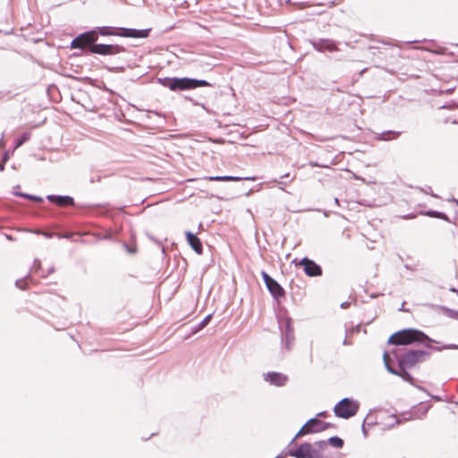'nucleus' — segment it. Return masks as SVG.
<instances>
[{
    "label": "nucleus",
    "instance_id": "f257e3e1",
    "mask_svg": "<svg viewBox=\"0 0 458 458\" xmlns=\"http://www.w3.org/2000/svg\"><path fill=\"white\" fill-rule=\"evenodd\" d=\"M398 367L399 369H396L393 368L389 364V355L387 352H385L383 355V360L385 363V367L387 369V371L393 375L399 376L402 377L404 381L410 383L411 385L422 389L421 387L415 385V380L413 377L407 371L408 369H411L414 367L416 364L423 362L429 359L430 352L427 351L422 350H410L405 352H403L401 355L395 354Z\"/></svg>",
    "mask_w": 458,
    "mask_h": 458
},
{
    "label": "nucleus",
    "instance_id": "f03ea898",
    "mask_svg": "<svg viewBox=\"0 0 458 458\" xmlns=\"http://www.w3.org/2000/svg\"><path fill=\"white\" fill-rule=\"evenodd\" d=\"M413 343H423L425 347L436 352H441L442 350H458V344H443L442 346L433 347L431 343L438 344V342L431 339L422 331L413 328L398 331L393 334L388 339V344L395 345H408Z\"/></svg>",
    "mask_w": 458,
    "mask_h": 458
},
{
    "label": "nucleus",
    "instance_id": "7ed1b4c3",
    "mask_svg": "<svg viewBox=\"0 0 458 458\" xmlns=\"http://www.w3.org/2000/svg\"><path fill=\"white\" fill-rule=\"evenodd\" d=\"M160 81L163 86L174 91L192 89L199 87H207L210 85L209 82L205 80H197L191 78H165Z\"/></svg>",
    "mask_w": 458,
    "mask_h": 458
},
{
    "label": "nucleus",
    "instance_id": "20e7f679",
    "mask_svg": "<svg viewBox=\"0 0 458 458\" xmlns=\"http://www.w3.org/2000/svg\"><path fill=\"white\" fill-rule=\"evenodd\" d=\"M358 410L359 403L349 398H344L334 408L335 415L343 419H349L354 416Z\"/></svg>",
    "mask_w": 458,
    "mask_h": 458
},
{
    "label": "nucleus",
    "instance_id": "39448f33",
    "mask_svg": "<svg viewBox=\"0 0 458 458\" xmlns=\"http://www.w3.org/2000/svg\"><path fill=\"white\" fill-rule=\"evenodd\" d=\"M89 52L100 55H115L125 52V48L120 45L95 44L89 47Z\"/></svg>",
    "mask_w": 458,
    "mask_h": 458
},
{
    "label": "nucleus",
    "instance_id": "423d86ee",
    "mask_svg": "<svg viewBox=\"0 0 458 458\" xmlns=\"http://www.w3.org/2000/svg\"><path fill=\"white\" fill-rule=\"evenodd\" d=\"M288 454L294 458H320L319 453L309 443L301 444L296 450H289Z\"/></svg>",
    "mask_w": 458,
    "mask_h": 458
},
{
    "label": "nucleus",
    "instance_id": "0eeeda50",
    "mask_svg": "<svg viewBox=\"0 0 458 458\" xmlns=\"http://www.w3.org/2000/svg\"><path fill=\"white\" fill-rule=\"evenodd\" d=\"M284 327V331L282 330V344L287 351H290L294 342V333L291 318H285Z\"/></svg>",
    "mask_w": 458,
    "mask_h": 458
},
{
    "label": "nucleus",
    "instance_id": "6e6552de",
    "mask_svg": "<svg viewBox=\"0 0 458 458\" xmlns=\"http://www.w3.org/2000/svg\"><path fill=\"white\" fill-rule=\"evenodd\" d=\"M300 266H301L304 269L305 274L308 276H318L322 275V268L319 265H318L315 261L303 258L300 261Z\"/></svg>",
    "mask_w": 458,
    "mask_h": 458
},
{
    "label": "nucleus",
    "instance_id": "1a4fd4ad",
    "mask_svg": "<svg viewBox=\"0 0 458 458\" xmlns=\"http://www.w3.org/2000/svg\"><path fill=\"white\" fill-rule=\"evenodd\" d=\"M150 30H136L130 28H118L117 36L123 38H148Z\"/></svg>",
    "mask_w": 458,
    "mask_h": 458
},
{
    "label": "nucleus",
    "instance_id": "9d476101",
    "mask_svg": "<svg viewBox=\"0 0 458 458\" xmlns=\"http://www.w3.org/2000/svg\"><path fill=\"white\" fill-rule=\"evenodd\" d=\"M313 47L319 51L324 52L326 50L334 52L337 49L335 43L330 39L320 38L312 42Z\"/></svg>",
    "mask_w": 458,
    "mask_h": 458
},
{
    "label": "nucleus",
    "instance_id": "9b49d317",
    "mask_svg": "<svg viewBox=\"0 0 458 458\" xmlns=\"http://www.w3.org/2000/svg\"><path fill=\"white\" fill-rule=\"evenodd\" d=\"M287 379V376L278 372H268L265 375V380L276 386H284Z\"/></svg>",
    "mask_w": 458,
    "mask_h": 458
},
{
    "label": "nucleus",
    "instance_id": "f8f14e48",
    "mask_svg": "<svg viewBox=\"0 0 458 458\" xmlns=\"http://www.w3.org/2000/svg\"><path fill=\"white\" fill-rule=\"evenodd\" d=\"M306 427L310 433L321 432L328 428L329 423L324 422L317 418H312L306 422Z\"/></svg>",
    "mask_w": 458,
    "mask_h": 458
},
{
    "label": "nucleus",
    "instance_id": "ddd939ff",
    "mask_svg": "<svg viewBox=\"0 0 458 458\" xmlns=\"http://www.w3.org/2000/svg\"><path fill=\"white\" fill-rule=\"evenodd\" d=\"M47 199L60 207L73 206L74 199L70 196L48 195Z\"/></svg>",
    "mask_w": 458,
    "mask_h": 458
},
{
    "label": "nucleus",
    "instance_id": "4468645a",
    "mask_svg": "<svg viewBox=\"0 0 458 458\" xmlns=\"http://www.w3.org/2000/svg\"><path fill=\"white\" fill-rule=\"evenodd\" d=\"M186 239L189 243V245L191 247V249L198 254L202 253V243L200 240L198 238V236L191 232L187 231L185 233Z\"/></svg>",
    "mask_w": 458,
    "mask_h": 458
},
{
    "label": "nucleus",
    "instance_id": "2eb2a0df",
    "mask_svg": "<svg viewBox=\"0 0 458 458\" xmlns=\"http://www.w3.org/2000/svg\"><path fill=\"white\" fill-rule=\"evenodd\" d=\"M205 179L208 181H217V182H240L242 180H249L254 181V177H240V176H231V175H223V176H208Z\"/></svg>",
    "mask_w": 458,
    "mask_h": 458
},
{
    "label": "nucleus",
    "instance_id": "dca6fc26",
    "mask_svg": "<svg viewBox=\"0 0 458 458\" xmlns=\"http://www.w3.org/2000/svg\"><path fill=\"white\" fill-rule=\"evenodd\" d=\"M81 40L82 41V43L84 44V46L87 47H89V48L92 46V45H95L97 40H98V34L95 30H90V31H88V32H84L81 35H79Z\"/></svg>",
    "mask_w": 458,
    "mask_h": 458
},
{
    "label": "nucleus",
    "instance_id": "f3484780",
    "mask_svg": "<svg viewBox=\"0 0 458 458\" xmlns=\"http://www.w3.org/2000/svg\"><path fill=\"white\" fill-rule=\"evenodd\" d=\"M266 286L274 298L279 299L284 296V290L275 279Z\"/></svg>",
    "mask_w": 458,
    "mask_h": 458
},
{
    "label": "nucleus",
    "instance_id": "a211bd4d",
    "mask_svg": "<svg viewBox=\"0 0 458 458\" xmlns=\"http://www.w3.org/2000/svg\"><path fill=\"white\" fill-rule=\"evenodd\" d=\"M97 34L102 35V36H117L118 34V28L116 27H109V26H104L98 28Z\"/></svg>",
    "mask_w": 458,
    "mask_h": 458
},
{
    "label": "nucleus",
    "instance_id": "6ab92c4d",
    "mask_svg": "<svg viewBox=\"0 0 458 458\" xmlns=\"http://www.w3.org/2000/svg\"><path fill=\"white\" fill-rule=\"evenodd\" d=\"M400 134H401L400 131H383L382 133H380L379 136L377 137V139L380 140L386 141V140L397 139L400 136Z\"/></svg>",
    "mask_w": 458,
    "mask_h": 458
},
{
    "label": "nucleus",
    "instance_id": "aec40b11",
    "mask_svg": "<svg viewBox=\"0 0 458 458\" xmlns=\"http://www.w3.org/2000/svg\"><path fill=\"white\" fill-rule=\"evenodd\" d=\"M212 314L207 315L198 325L191 328V335L197 334L202 330L210 321Z\"/></svg>",
    "mask_w": 458,
    "mask_h": 458
},
{
    "label": "nucleus",
    "instance_id": "412c9836",
    "mask_svg": "<svg viewBox=\"0 0 458 458\" xmlns=\"http://www.w3.org/2000/svg\"><path fill=\"white\" fill-rule=\"evenodd\" d=\"M30 139V132H23L20 137L16 138L14 140V149H17L21 145H23L26 141H28Z\"/></svg>",
    "mask_w": 458,
    "mask_h": 458
},
{
    "label": "nucleus",
    "instance_id": "4be33fe9",
    "mask_svg": "<svg viewBox=\"0 0 458 458\" xmlns=\"http://www.w3.org/2000/svg\"><path fill=\"white\" fill-rule=\"evenodd\" d=\"M14 194L16 196H19V197H21V198H24V199H30V200H34V201H38V202H42L43 201V199L41 197H38V196H36V195H30V194H28V193H22V192H17V191H15Z\"/></svg>",
    "mask_w": 458,
    "mask_h": 458
},
{
    "label": "nucleus",
    "instance_id": "5701e85b",
    "mask_svg": "<svg viewBox=\"0 0 458 458\" xmlns=\"http://www.w3.org/2000/svg\"><path fill=\"white\" fill-rule=\"evenodd\" d=\"M328 443L335 448H342L344 445V440L338 437H331L328 439Z\"/></svg>",
    "mask_w": 458,
    "mask_h": 458
},
{
    "label": "nucleus",
    "instance_id": "b1692460",
    "mask_svg": "<svg viewBox=\"0 0 458 458\" xmlns=\"http://www.w3.org/2000/svg\"><path fill=\"white\" fill-rule=\"evenodd\" d=\"M72 47V48H79V49H83L85 48L86 47L84 46V44L82 43V41L81 40L80 37H76L72 41V44H71Z\"/></svg>",
    "mask_w": 458,
    "mask_h": 458
},
{
    "label": "nucleus",
    "instance_id": "393cba45",
    "mask_svg": "<svg viewBox=\"0 0 458 458\" xmlns=\"http://www.w3.org/2000/svg\"><path fill=\"white\" fill-rule=\"evenodd\" d=\"M310 433V431H308V428L306 427V424L299 430V432L295 435V437H293V439L292 440V442L295 441L296 438L303 436V435H306V434H309Z\"/></svg>",
    "mask_w": 458,
    "mask_h": 458
},
{
    "label": "nucleus",
    "instance_id": "a878e982",
    "mask_svg": "<svg viewBox=\"0 0 458 458\" xmlns=\"http://www.w3.org/2000/svg\"><path fill=\"white\" fill-rule=\"evenodd\" d=\"M428 215L433 217L442 218V219H447V216L445 214L438 212V211H429Z\"/></svg>",
    "mask_w": 458,
    "mask_h": 458
},
{
    "label": "nucleus",
    "instance_id": "bb28decb",
    "mask_svg": "<svg viewBox=\"0 0 458 458\" xmlns=\"http://www.w3.org/2000/svg\"><path fill=\"white\" fill-rule=\"evenodd\" d=\"M261 276L266 285H267L273 280V278L265 271L261 272Z\"/></svg>",
    "mask_w": 458,
    "mask_h": 458
},
{
    "label": "nucleus",
    "instance_id": "cd10ccee",
    "mask_svg": "<svg viewBox=\"0 0 458 458\" xmlns=\"http://www.w3.org/2000/svg\"><path fill=\"white\" fill-rule=\"evenodd\" d=\"M14 150L15 149L13 148L12 152L5 151L3 155L2 161H4V163H6L9 160L10 157L13 154Z\"/></svg>",
    "mask_w": 458,
    "mask_h": 458
},
{
    "label": "nucleus",
    "instance_id": "c85d7f7f",
    "mask_svg": "<svg viewBox=\"0 0 458 458\" xmlns=\"http://www.w3.org/2000/svg\"><path fill=\"white\" fill-rule=\"evenodd\" d=\"M15 284H16V286L18 288L25 289L24 285L22 284V281L21 280H16Z\"/></svg>",
    "mask_w": 458,
    "mask_h": 458
},
{
    "label": "nucleus",
    "instance_id": "c756f323",
    "mask_svg": "<svg viewBox=\"0 0 458 458\" xmlns=\"http://www.w3.org/2000/svg\"><path fill=\"white\" fill-rule=\"evenodd\" d=\"M275 182H277L280 185L279 189L284 191V182H283L281 181H277V180H275Z\"/></svg>",
    "mask_w": 458,
    "mask_h": 458
},
{
    "label": "nucleus",
    "instance_id": "7c9ffc66",
    "mask_svg": "<svg viewBox=\"0 0 458 458\" xmlns=\"http://www.w3.org/2000/svg\"><path fill=\"white\" fill-rule=\"evenodd\" d=\"M72 237V234L71 233H66V234H63V235H59V238H66V239H70Z\"/></svg>",
    "mask_w": 458,
    "mask_h": 458
},
{
    "label": "nucleus",
    "instance_id": "2f4dec72",
    "mask_svg": "<svg viewBox=\"0 0 458 458\" xmlns=\"http://www.w3.org/2000/svg\"><path fill=\"white\" fill-rule=\"evenodd\" d=\"M391 419L394 420V424H399V420L395 416H392ZM392 425H394V423Z\"/></svg>",
    "mask_w": 458,
    "mask_h": 458
},
{
    "label": "nucleus",
    "instance_id": "473e14b6",
    "mask_svg": "<svg viewBox=\"0 0 458 458\" xmlns=\"http://www.w3.org/2000/svg\"><path fill=\"white\" fill-rule=\"evenodd\" d=\"M5 164L6 163H4V161H2V163L0 164V171H4V170Z\"/></svg>",
    "mask_w": 458,
    "mask_h": 458
},
{
    "label": "nucleus",
    "instance_id": "72a5a7b5",
    "mask_svg": "<svg viewBox=\"0 0 458 458\" xmlns=\"http://www.w3.org/2000/svg\"><path fill=\"white\" fill-rule=\"evenodd\" d=\"M362 432L363 434L366 436L367 435V430H366V428H365V424L363 423L362 424Z\"/></svg>",
    "mask_w": 458,
    "mask_h": 458
},
{
    "label": "nucleus",
    "instance_id": "f704fd0d",
    "mask_svg": "<svg viewBox=\"0 0 458 458\" xmlns=\"http://www.w3.org/2000/svg\"><path fill=\"white\" fill-rule=\"evenodd\" d=\"M348 305H349V304H348V302H343V303L341 304V307H342V308H346Z\"/></svg>",
    "mask_w": 458,
    "mask_h": 458
},
{
    "label": "nucleus",
    "instance_id": "c9c22d12",
    "mask_svg": "<svg viewBox=\"0 0 458 458\" xmlns=\"http://www.w3.org/2000/svg\"><path fill=\"white\" fill-rule=\"evenodd\" d=\"M44 235H45L46 237H51V236H52V233H44Z\"/></svg>",
    "mask_w": 458,
    "mask_h": 458
},
{
    "label": "nucleus",
    "instance_id": "e433bc0d",
    "mask_svg": "<svg viewBox=\"0 0 458 458\" xmlns=\"http://www.w3.org/2000/svg\"><path fill=\"white\" fill-rule=\"evenodd\" d=\"M334 201H335V204L339 205V200H338L337 198H335Z\"/></svg>",
    "mask_w": 458,
    "mask_h": 458
},
{
    "label": "nucleus",
    "instance_id": "4c0bfd02",
    "mask_svg": "<svg viewBox=\"0 0 458 458\" xmlns=\"http://www.w3.org/2000/svg\"><path fill=\"white\" fill-rule=\"evenodd\" d=\"M287 177H289V174H285L283 176H281V178H287Z\"/></svg>",
    "mask_w": 458,
    "mask_h": 458
},
{
    "label": "nucleus",
    "instance_id": "58836bf2",
    "mask_svg": "<svg viewBox=\"0 0 458 458\" xmlns=\"http://www.w3.org/2000/svg\"><path fill=\"white\" fill-rule=\"evenodd\" d=\"M324 414H325V412H324V411H322V412H319L318 415V416H324Z\"/></svg>",
    "mask_w": 458,
    "mask_h": 458
},
{
    "label": "nucleus",
    "instance_id": "ea45409f",
    "mask_svg": "<svg viewBox=\"0 0 458 458\" xmlns=\"http://www.w3.org/2000/svg\"><path fill=\"white\" fill-rule=\"evenodd\" d=\"M454 201L457 204L458 206V199H454Z\"/></svg>",
    "mask_w": 458,
    "mask_h": 458
},
{
    "label": "nucleus",
    "instance_id": "a19ab883",
    "mask_svg": "<svg viewBox=\"0 0 458 458\" xmlns=\"http://www.w3.org/2000/svg\"><path fill=\"white\" fill-rule=\"evenodd\" d=\"M454 318H458V312L456 313V316Z\"/></svg>",
    "mask_w": 458,
    "mask_h": 458
},
{
    "label": "nucleus",
    "instance_id": "79ce46f5",
    "mask_svg": "<svg viewBox=\"0 0 458 458\" xmlns=\"http://www.w3.org/2000/svg\"><path fill=\"white\" fill-rule=\"evenodd\" d=\"M276 458H281V456L279 455V456H277V457H276Z\"/></svg>",
    "mask_w": 458,
    "mask_h": 458
}]
</instances>
